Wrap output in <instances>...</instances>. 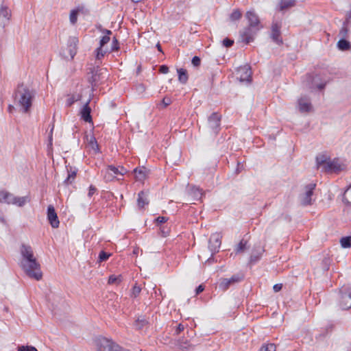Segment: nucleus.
I'll return each mask as SVG.
<instances>
[{
	"label": "nucleus",
	"mask_w": 351,
	"mask_h": 351,
	"mask_svg": "<svg viewBox=\"0 0 351 351\" xmlns=\"http://www.w3.org/2000/svg\"><path fill=\"white\" fill-rule=\"evenodd\" d=\"M81 98V96L80 95H73L69 96L68 99H66V105L70 106H71L74 102L80 100Z\"/></svg>",
	"instance_id": "39"
},
{
	"label": "nucleus",
	"mask_w": 351,
	"mask_h": 351,
	"mask_svg": "<svg viewBox=\"0 0 351 351\" xmlns=\"http://www.w3.org/2000/svg\"><path fill=\"white\" fill-rule=\"evenodd\" d=\"M141 287L135 285L132 289L131 295H130L131 297L136 298L141 293Z\"/></svg>",
	"instance_id": "42"
},
{
	"label": "nucleus",
	"mask_w": 351,
	"mask_h": 351,
	"mask_svg": "<svg viewBox=\"0 0 351 351\" xmlns=\"http://www.w3.org/2000/svg\"><path fill=\"white\" fill-rule=\"evenodd\" d=\"M306 79L308 81L311 82V84L309 86V88L313 90L315 88L322 90L326 86V82H319V77L317 76L313 77L311 75H307Z\"/></svg>",
	"instance_id": "24"
},
{
	"label": "nucleus",
	"mask_w": 351,
	"mask_h": 351,
	"mask_svg": "<svg viewBox=\"0 0 351 351\" xmlns=\"http://www.w3.org/2000/svg\"><path fill=\"white\" fill-rule=\"evenodd\" d=\"M107 76V70L104 68L98 66L94 67L90 73H88V80L92 86H96L97 84L104 80Z\"/></svg>",
	"instance_id": "5"
},
{
	"label": "nucleus",
	"mask_w": 351,
	"mask_h": 351,
	"mask_svg": "<svg viewBox=\"0 0 351 351\" xmlns=\"http://www.w3.org/2000/svg\"><path fill=\"white\" fill-rule=\"evenodd\" d=\"M178 80L182 84L186 83L188 80V75L186 70L184 69H178Z\"/></svg>",
	"instance_id": "31"
},
{
	"label": "nucleus",
	"mask_w": 351,
	"mask_h": 351,
	"mask_svg": "<svg viewBox=\"0 0 351 351\" xmlns=\"http://www.w3.org/2000/svg\"><path fill=\"white\" fill-rule=\"evenodd\" d=\"M53 126L52 127L51 130V132H50V135H49V141H51V139H52V132H53Z\"/></svg>",
	"instance_id": "61"
},
{
	"label": "nucleus",
	"mask_w": 351,
	"mask_h": 351,
	"mask_svg": "<svg viewBox=\"0 0 351 351\" xmlns=\"http://www.w3.org/2000/svg\"><path fill=\"white\" fill-rule=\"evenodd\" d=\"M102 32L105 34V35L101 38L99 41V46L104 47L106 44H107L110 41V35L112 34V32L108 29H104Z\"/></svg>",
	"instance_id": "32"
},
{
	"label": "nucleus",
	"mask_w": 351,
	"mask_h": 351,
	"mask_svg": "<svg viewBox=\"0 0 351 351\" xmlns=\"http://www.w3.org/2000/svg\"><path fill=\"white\" fill-rule=\"evenodd\" d=\"M246 244H247V241L241 240L236 248V252L237 253L243 252L244 250L245 249Z\"/></svg>",
	"instance_id": "43"
},
{
	"label": "nucleus",
	"mask_w": 351,
	"mask_h": 351,
	"mask_svg": "<svg viewBox=\"0 0 351 351\" xmlns=\"http://www.w3.org/2000/svg\"><path fill=\"white\" fill-rule=\"evenodd\" d=\"M204 290V287L202 285H199L195 290L196 295H198L199 293H202Z\"/></svg>",
	"instance_id": "56"
},
{
	"label": "nucleus",
	"mask_w": 351,
	"mask_h": 351,
	"mask_svg": "<svg viewBox=\"0 0 351 351\" xmlns=\"http://www.w3.org/2000/svg\"><path fill=\"white\" fill-rule=\"evenodd\" d=\"M282 284H276L273 287V289L275 292H278L282 289Z\"/></svg>",
	"instance_id": "52"
},
{
	"label": "nucleus",
	"mask_w": 351,
	"mask_h": 351,
	"mask_svg": "<svg viewBox=\"0 0 351 351\" xmlns=\"http://www.w3.org/2000/svg\"><path fill=\"white\" fill-rule=\"evenodd\" d=\"M88 145L95 152L99 150V147L96 139L94 136H91L89 139H88Z\"/></svg>",
	"instance_id": "35"
},
{
	"label": "nucleus",
	"mask_w": 351,
	"mask_h": 351,
	"mask_svg": "<svg viewBox=\"0 0 351 351\" xmlns=\"http://www.w3.org/2000/svg\"><path fill=\"white\" fill-rule=\"evenodd\" d=\"M20 266L24 273L30 278L36 280H40L43 278L40 265L37 259H34L31 262L21 263Z\"/></svg>",
	"instance_id": "2"
},
{
	"label": "nucleus",
	"mask_w": 351,
	"mask_h": 351,
	"mask_svg": "<svg viewBox=\"0 0 351 351\" xmlns=\"http://www.w3.org/2000/svg\"><path fill=\"white\" fill-rule=\"evenodd\" d=\"M160 72L162 73H167L169 72V67L166 65H162L160 67Z\"/></svg>",
	"instance_id": "51"
},
{
	"label": "nucleus",
	"mask_w": 351,
	"mask_h": 351,
	"mask_svg": "<svg viewBox=\"0 0 351 351\" xmlns=\"http://www.w3.org/2000/svg\"><path fill=\"white\" fill-rule=\"evenodd\" d=\"M299 110L301 112H308L312 110V104L308 97H300L298 100Z\"/></svg>",
	"instance_id": "14"
},
{
	"label": "nucleus",
	"mask_w": 351,
	"mask_h": 351,
	"mask_svg": "<svg viewBox=\"0 0 351 351\" xmlns=\"http://www.w3.org/2000/svg\"><path fill=\"white\" fill-rule=\"evenodd\" d=\"M295 1V0H281L280 2V10H284L285 9L289 8L294 5Z\"/></svg>",
	"instance_id": "33"
},
{
	"label": "nucleus",
	"mask_w": 351,
	"mask_h": 351,
	"mask_svg": "<svg viewBox=\"0 0 351 351\" xmlns=\"http://www.w3.org/2000/svg\"><path fill=\"white\" fill-rule=\"evenodd\" d=\"M34 97V92L21 84L18 86L15 93L16 104L21 108L23 112H28Z\"/></svg>",
	"instance_id": "1"
},
{
	"label": "nucleus",
	"mask_w": 351,
	"mask_h": 351,
	"mask_svg": "<svg viewBox=\"0 0 351 351\" xmlns=\"http://www.w3.org/2000/svg\"><path fill=\"white\" fill-rule=\"evenodd\" d=\"M135 179L138 182H143L147 177L149 171L144 167L136 168L134 169Z\"/></svg>",
	"instance_id": "23"
},
{
	"label": "nucleus",
	"mask_w": 351,
	"mask_h": 351,
	"mask_svg": "<svg viewBox=\"0 0 351 351\" xmlns=\"http://www.w3.org/2000/svg\"><path fill=\"white\" fill-rule=\"evenodd\" d=\"M230 17L232 21H238L241 17V13L239 10H235L232 12Z\"/></svg>",
	"instance_id": "41"
},
{
	"label": "nucleus",
	"mask_w": 351,
	"mask_h": 351,
	"mask_svg": "<svg viewBox=\"0 0 351 351\" xmlns=\"http://www.w3.org/2000/svg\"><path fill=\"white\" fill-rule=\"evenodd\" d=\"M157 47H158V50H159V51H161V48H160V45H157Z\"/></svg>",
	"instance_id": "64"
},
{
	"label": "nucleus",
	"mask_w": 351,
	"mask_h": 351,
	"mask_svg": "<svg viewBox=\"0 0 351 351\" xmlns=\"http://www.w3.org/2000/svg\"><path fill=\"white\" fill-rule=\"evenodd\" d=\"M67 172H68V176H67L66 179L64 180V182L66 184H71L73 182V181L74 180V179L76 176L77 170L75 169H73L72 167H69V169L67 168Z\"/></svg>",
	"instance_id": "28"
},
{
	"label": "nucleus",
	"mask_w": 351,
	"mask_h": 351,
	"mask_svg": "<svg viewBox=\"0 0 351 351\" xmlns=\"http://www.w3.org/2000/svg\"><path fill=\"white\" fill-rule=\"evenodd\" d=\"M339 302L343 309L351 308V285H343L340 289Z\"/></svg>",
	"instance_id": "7"
},
{
	"label": "nucleus",
	"mask_w": 351,
	"mask_h": 351,
	"mask_svg": "<svg viewBox=\"0 0 351 351\" xmlns=\"http://www.w3.org/2000/svg\"><path fill=\"white\" fill-rule=\"evenodd\" d=\"M345 168V165L340 162L339 159H330L324 171L326 172L337 173L342 171Z\"/></svg>",
	"instance_id": "12"
},
{
	"label": "nucleus",
	"mask_w": 351,
	"mask_h": 351,
	"mask_svg": "<svg viewBox=\"0 0 351 351\" xmlns=\"http://www.w3.org/2000/svg\"><path fill=\"white\" fill-rule=\"evenodd\" d=\"M191 62L194 66H198L200 65L201 60L198 56H194Z\"/></svg>",
	"instance_id": "48"
},
{
	"label": "nucleus",
	"mask_w": 351,
	"mask_h": 351,
	"mask_svg": "<svg viewBox=\"0 0 351 351\" xmlns=\"http://www.w3.org/2000/svg\"><path fill=\"white\" fill-rule=\"evenodd\" d=\"M29 346H20L18 348V351H28Z\"/></svg>",
	"instance_id": "59"
},
{
	"label": "nucleus",
	"mask_w": 351,
	"mask_h": 351,
	"mask_svg": "<svg viewBox=\"0 0 351 351\" xmlns=\"http://www.w3.org/2000/svg\"><path fill=\"white\" fill-rule=\"evenodd\" d=\"M126 171L123 167L117 168L114 166L109 165L104 172V178L106 182H110L117 178L118 175L123 176Z\"/></svg>",
	"instance_id": "8"
},
{
	"label": "nucleus",
	"mask_w": 351,
	"mask_h": 351,
	"mask_svg": "<svg viewBox=\"0 0 351 351\" xmlns=\"http://www.w3.org/2000/svg\"><path fill=\"white\" fill-rule=\"evenodd\" d=\"M188 194L192 197L193 200L199 199L202 195V191L199 187L195 185H188L187 186Z\"/></svg>",
	"instance_id": "22"
},
{
	"label": "nucleus",
	"mask_w": 351,
	"mask_h": 351,
	"mask_svg": "<svg viewBox=\"0 0 351 351\" xmlns=\"http://www.w3.org/2000/svg\"><path fill=\"white\" fill-rule=\"evenodd\" d=\"M238 78L241 82H249L251 80L252 72L248 65L241 66L237 70Z\"/></svg>",
	"instance_id": "15"
},
{
	"label": "nucleus",
	"mask_w": 351,
	"mask_h": 351,
	"mask_svg": "<svg viewBox=\"0 0 351 351\" xmlns=\"http://www.w3.org/2000/svg\"><path fill=\"white\" fill-rule=\"evenodd\" d=\"M259 258V256H251L250 257V262L254 263L256 262Z\"/></svg>",
	"instance_id": "58"
},
{
	"label": "nucleus",
	"mask_w": 351,
	"mask_h": 351,
	"mask_svg": "<svg viewBox=\"0 0 351 351\" xmlns=\"http://www.w3.org/2000/svg\"><path fill=\"white\" fill-rule=\"evenodd\" d=\"M117 49H118V41L114 38L113 40V42H112V50L114 51V50H117Z\"/></svg>",
	"instance_id": "53"
},
{
	"label": "nucleus",
	"mask_w": 351,
	"mask_h": 351,
	"mask_svg": "<svg viewBox=\"0 0 351 351\" xmlns=\"http://www.w3.org/2000/svg\"><path fill=\"white\" fill-rule=\"evenodd\" d=\"M233 43H234V41L232 40L229 39V38H225L223 40V45L226 47H231L233 45Z\"/></svg>",
	"instance_id": "47"
},
{
	"label": "nucleus",
	"mask_w": 351,
	"mask_h": 351,
	"mask_svg": "<svg viewBox=\"0 0 351 351\" xmlns=\"http://www.w3.org/2000/svg\"><path fill=\"white\" fill-rule=\"evenodd\" d=\"M348 32V27L345 25H343V27L341 28V29L339 31V35L343 38H346L347 36Z\"/></svg>",
	"instance_id": "46"
},
{
	"label": "nucleus",
	"mask_w": 351,
	"mask_h": 351,
	"mask_svg": "<svg viewBox=\"0 0 351 351\" xmlns=\"http://www.w3.org/2000/svg\"><path fill=\"white\" fill-rule=\"evenodd\" d=\"M280 25L278 23H274L271 25V38L278 45L282 43V40L280 38Z\"/></svg>",
	"instance_id": "21"
},
{
	"label": "nucleus",
	"mask_w": 351,
	"mask_h": 351,
	"mask_svg": "<svg viewBox=\"0 0 351 351\" xmlns=\"http://www.w3.org/2000/svg\"><path fill=\"white\" fill-rule=\"evenodd\" d=\"M260 351H276V345L274 343L263 345Z\"/></svg>",
	"instance_id": "40"
},
{
	"label": "nucleus",
	"mask_w": 351,
	"mask_h": 351,
	"mask_svg": "<svg viewBox=\"0 0 351 351\" xmlns=\"http://www.w3.org/2000/svg\"><path fill=\"white\" fill-rule=\"evenodd\" d=\"M253 27H246L240 32V37L242 42L248 44L254 40L256 31L260 28L257 27L256 30L252 29Z\"/></svg>",
	"instance_id": "13"
},
{
	"label": "nucleus",
	"mask_w": 351,
	"mask_h": 351,
	"mask_svg": "<svg viewBox=\"0 0 351 351\" xmlns=\"http://www.w3.org/2000/svg\"><path fill=\"white\" fill-rule=\"evenodd\" d=\"M184 326L182 324H180L178 326L176 330V335H178L180 332L184 330Z\"/></svg>",
	"instance_id": "57"
},
{
	"label": "nucleus",
	"mask_w": 351,
	"mask_h": 351,
	"mask_svg": "<svg viewBox=\"0 0 351 351\" xmlns=\"http://www.w3.org/2000/svg\"><path fill=\"white\" fill-rule=\"evenodd\" d=\"M14 106H12V105H10L9 107H8V110L10 112H12V110L14 109Z\"/></svg>",
	"instance_id": "62"
},
{
	"label": "nucleus",
	"mask_w": 351,
	"mask_h": 351,
	"mask_svg": "<svg viewBox=\"0 0 351 351\" xmlns=\"http://www.w3.org/2000/svg\"><path fill=\"white\" fill-rule=\"evenodd\" d=\"M148 324L147 320L143 316L139 317L135 323V326L137 329H142L144 326H145Z\"/></svg>",
	"instance_id": "34"
},
{
	"label": "nucleus",
	"mask_w": 351,
	"mask_h": 351,
	"mask_svg": "<svg viewBox=\"0 0 351 351\" xmlns=\"http://www.w3.org/2000/svg\"><path fill=\"white\" fill-rule=\"evenodd\" d=\"M178 346L182 350H187L191 347L189 345V346L187 345L186 342H182V341H179Z\"/></svg>",
	"instance_id": "49"
},
{
	"label": "nucleus",
	"mask_w": 351,
	"mask_h": 351,
	"mask_svg": "<svg viewBox=\"0 0 351 351\" xmlns=\"http://www.w3.org/2000/svg\"><path fill=\"white\" fill-rule=\"evenodd\" d=\"M110 256V254H108L104 251H101L99 256V259L100 262L106 261L109 256Z\"/></svg>",
	"instance_id": "45"
},
{
	"label": "nucleus",
	"mask_w": 351,
	"mask_h": 351,
	"mask_svg": "<svg viewBox=\"0 0 351 351\" xmlns=\"http://www.w3.org/2000/svg\"><path fill=\"white\" fill-rule=\"evenodd\" d=\"M82 11V8H77L76 10H71L69 15V21L71 24L75 25L77 21V14Z\"/></svg>",
	"instance_id": "30"
},
{
	"label": "nucleus",
	"mask_w": 351,
	"mask_h": 351,
	"mask_svg": "<svg viewBox=\"0 0 351 351\" xmlns=\"http://www.w3.org/2000/svg\"><path fill=\"white\" fill-rule=\"evenodd\" d=\"M340 243L342 247L348 248L351 247V237H343L340 240Z\"/></svg>",
	"instance_id": "38"
},
{
	"label": "nucleus",
	"mask_w": 351,
	"mask_h": 351,
	"mask_svg": "<svg viewBox=\"0 0 351 351\" xmlns=\"http://www.w3.org/2000/svg\"><path fill=\"white\" fill-rule=\"evenodd\" d=\"M132 1L135 3H138V2L141 1L142 0H132Z\"/></svg>",
	"instance_id": "63"
},
{
	"label": "nucleus",
	"mask_w": 351,
	"mask_h": 351,
	"mask_svg": "<svg viewBox=\"0 0 351 351\" xmlns=\"http://www.w3.org/2000/svg\"><path fill=\"white\" fill-rule=\"evenodd\" d=\"M11 17V11L9 8L1 5L0 7V26L4 27L9 22Z\"/></svg>",
	"instance_id": "16"
},
{
	"label": "nucleus",
	"mask_w": 351,
	"mask_h": 351,
	"mask_svg": "<svg viewBox=\"0 0 351 351\" xmlns=\"http://www.w3.org/2000/svg\"><path fill=\"white\" fill-rule=\"evenodd\" d=\"M330 158L325 154H319L316 157V162L318 168H322L324 170Z\"/></svg>",
	"instance_id": "26"
},
{
	"label": "nucleus",
	"mask_w": 351,
	"mask_h": 351,
	"mask_svg": "<svg viewBox=\"0 0 351 351\" xmlns=\"http://www.w3.org/2000/svg\"><path fill=\"white\" fill-rule=\"evenodd\" d=\"M337 47L341 51H347L351 49V44L348 40L342 38L338 41Z\"/></svg>",
	"instance_id": "29"
},
{
	"label": "nucleus",
	"mask_w": 351,
	"mask_h": 351,
	"mask_svg": "<svg viewBox=\"0 0 351 351\" xmlns=\"http://www.w3.org/2000/svg\"><path fill=\"white\" fill-rule=\"evenodd\" d=\"M171 103V100L170 98H167V97H165L163 99H162V104H164V106L166 107L167 106H169L170 104Z\"/></svg>",
	"instance_id": "55"
},
{
	"label": "nucleus",
	"mask_w": 351,
	"mask_h": 351,
	"mask_svg": "<svg viewBox=\"0 0 351 351\" xmlns=\"http://www.w3.org/2000/svg\"><path fill=\"white\" fill-rule=\"evenodd\" d=\"M97 351H128L106 338L99 339L97 341Z\"/></svg>",
	"instance_id": "6"
},
{
	"label": "nucleus",
	"mask_w": 351,
	"mask_h": 351,
	"mask_svg": "<svg viewBox=\"0 0 351 351\" xmlns=\"http://www.w3.org/2000/svg\"><path fill=\"white\" fill-rule=\"evenodd\" d=\"M28 351H38V350H37V349L35 347L29 346L28 347Z\"/></svg>",
	"instance_id": "60"
},
{
	"label": "nucleus",
	"mask_w": 351,
	"mask_h": 351,
	"mask_svg": "<svg viewBox=\"0 0 351 351\" xmlns=\"http://www.w3.org/2000/svg\"><path fill=\"white\" fill-rule=\"evenodd\" d=\"M167 221V218L165 217H158L156 219V221L158 223H162Z\"/></svg>",
	"instance_id": "50"
},
{
	"label": "nucleus",
	"mask_w": 351,
	"mask_h": 351,
	"mask_svg": "<svg viewBox=\"0 0 351 351\" xmlns=\"http://www.w3.org/2000/svg\"><path fill=\"white\" fill-rule=\"evenodd\" d=\"M221 245V239L219 234H213L210 236L208 242V247L212 254L218 251Z\"/></svg>",
	"instance_id": "17"
},
{
	"label": "nucleus",
	"mask_w": 351,
	"mask_h": 351,
	"mask_svg": "<svg viewBox=\"0 0 351 351\" xmlns=\"http://www.w3.org/2000/svg\"><path fill=\"white\" fill-rule=\"evenodd\" d=\"M47 218L53 228H56L59 226L60 221L52 205H49L47 208Z\"/></svg>",
	"instance_id": "18"
},
{
	"label": "nucleus",
	"mask_w": 351,
	"mask_h": 351,
	"mask_svg": "<svg viewBox=\"0 0 351 351\" xmlns=\"http://www.w3.org/2000/svg\"><path fill=\"white\" fill-rule=\"evenodd\" d=\"M121 282V276H110L108 279L109 284H117Z\"/></svg>",
	"instance_id": "44"
},
{
	"label": "nucleus",
	"mask_w": 351,
	"mask_h": 351,
	"mask_svg": "<svg viewBox=\"0 0 351 351\" xmlns=\"http://www.w3.org/2000/svg\"><path fill=\"white\" fill-rule=\"evenodd\" d=\"M343 199L346 204H351V184L345 191Z\"/></svg>",
	"instance_id": "36"
},
{
	"label": "nucleus",
	"mask_w": 351,
	"mask_h": 351,
	"mask_svg": "<svg viewBox=\"0 0 351 351\" xmlns=\"http://www.w3.org/2000/svg\"><path fill=\"white\" fill-rule=\"evenodd\" d=\"M90 102V99H88L86 103L84 105L83 108L82 109L80 114L82 119L86 122H91L92 118L90 116V108L88 104Z\"/></svg>",
	"instance_id": "25"
},
{
	"label": "nucleus",
	"mask_w": 351,
	"mask_h": 351,
	"mask_svg": "<svg viewBox=\"0 0 351 351\" xmlns=\"http://www.w3.org/2000/svg\"><path fill=\"white\" fill-rule=\"evenodd\" d=\"M315 186V184L311 183L306 185L302 189L299 195V200L301 205L306 206L313 204L315 201V198L313 197V191Z\"/></svg>",
	"instance_id": "3"
},
{
	"label": "nucleus",
	"mask_w": 351,
	"mask_h": 351,
	"mask_svg": "<svg viewBox=\"0 0 351 351\" xmlns=\"http://www.w3.org/2000/svg\"><path fill=\"white\" fill-rule=\"evenodd\" d=\"M245 18L247 19L249 27H258L260 20L258 15L256 14L254 10H249L245 14Z\"/></svg>",
	"instance_id": "20"
},
{
	"label": "nucleus",
	"mask_w": 351,
	"mask_h": 351,
	"mask_svg": "<svg viewBox=\"0 0 351 351\" xmlns=\"http://www.w3.org/2000/svg\"><path fill=\"white\" fill-rule=\"evenodd\" d=\"M22 259L21 263L31 262L34 259H36L34 255V252L31 246L23 244L20 249Z\"/></svg>",
	"instance_id": "11"
},
{
	"label": "nucleus",
	"mask_w": 351,
	"mask_h": 351,
	"mask_svg": "<svg viewBox=\"0 0 351 351\" xmlns=\"http://www.w3.org/2000/svg\"><path fill=\"white\" fill-rule=\"evenodd\" d=\"M149 201L147 197V195L143 192L141 191L138 195L137 204L139 208H143L145 205H147Z\"/></svg>",
	"instance_id": "27"
},
{
	"label": "nucleus",
	"mask_w": 351,
	"mask_h": 351,
	"mask_svg": "<svg viewBox=\"0 0 351 351\" xmlns=\"http://www.w3.org/2000/svg\"><path fill=\"white\" fill-rule=\"evenodd\" d=\"M78 44V38L75 36L70 37L68 40L67 49L68 54L66 52L64 53V56L66 58H70L73 59L77 53V46Z\"/></svg>",
	"instance_id": "10"
},
{
	"label": "nucleus",
	"mask_w": 351,
	"mask_h": 351,
	"mask_svg": "<svg viewBox=\"0 0 351 351\" xmlns=\"http://www.w3.org/2000/svg\"><path fill=\"white\" fill-rule=\"evenodd\" d=\"M95 191H96V188L95 186H93V185H90L89 187V191H88V196L91 197L95 193Z\"/></svg>",
	"instance_id": "54"
},
{
	"label": "nucleus",
	"mask_w": 351,
	"mask_h": 351,
	"mask_svg": "<svg viewBox=\"0 0 351 351\" xmlns=\"http://www.w3.org/2000/svg\"><path fill=\"white\" fill-rule=\"evenodd\" d=\"M95 52L96 60H100L107 53V50L104 49V47L99 46L96 49Z\"/></svg>",
	"instance_id": "37"
},
{
	"label": "nucleus",
	"mask_w": 351,
	"mask_h": 351,
	"mask_svg": "<svg viewBox=\"0 0 351 351\" xmlns=\"http://www.w3.org/2000/svg\"><path fill=\"white\" fill-rule=\"evenodd\" d=\"M29 201L27 197H16L13 194L6 191H0V202L8 204H16L19 206H23Z\"/></svg>",
	"instance_id": "4"
},
{
	"label": "nucleus",
	"mask_w": 351,
	"mask_h": 351,
	"mask_svg": "<svg viewBox=\"0 0 351 351\" xmlns=\"http://www.w3.org/2000/svg\"><path fill=\"white\" fill-rule=\"evenodd\" d=\"M221 116L214 112L208 118V127L215 133H217L218 128L220 125Z\"/></svg>",
	"instance_id": "19"
},
{
	"label": "nucleus",
	"mask_w": 351,
	"mask_h": 351,
	"mask_svg": "<svg viewBox=\"0 0 351 351\" xmlns=\"http://www.w3.org/2000/svg\"><path fill=\"white\" fill-rule=\"evenodd\" d=\"M242 276L239 275H234L230 278H221L219 282V288L223 291H226L230 286L240 282Z\"/></svg>",
	"instance_id": "9"
}]
</instances>
